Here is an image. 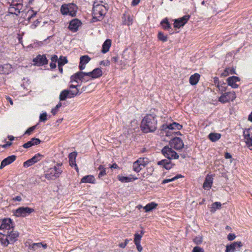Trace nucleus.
<instances>
[{"mask_svg":"<svg viewBox=\"0 0 252 252\" xmlns=\"http://www.w3.org/2000/svg\"><path fill=\"white\" fill-rule=\"evenodd\" d=\"M161 153L168 159H162L158 161V164L162 166L163 167L167 170L170 169L173 165L170 159H178L179 156L171 147H169L168 146H165L162 149Z\"/></svg>","mask_w":252,"mask_h":252,"instance_id":"obj_1","label":"nucleus"},{"mask_svg":"<svg viewBox=\"0 0 252 252\" xmlns=\"http://www.w3.org/2000/svg\"><path fill=\"white\" fill-rule=\"evenodd\" d=\"M157 125L156 118L152 115H147L141 122V130L145 133L153 132L157 129Z\"/></svg>","mask_w":252,"mask_h":252,"instance_id":"obj_2","label":"nucleus"},{"mask_svg":"<svg viewBox=\"0 0 252 252\" xmlns=\"http://www.w3.org/2000/svg\"><path fill=\"white\" fill-rule=\"evenodd\" d=\"M107 10V9L104 5L97 3V2H94L92 13L93 18L97 21H100L105 15Z\"/></svg>","mask_w":252,"mask_h":252,"instance_id":"obj_3","label":"nucleus"},{"mask_svg":"<svg viewBox=\"0 0 252 252\" xmlns=\"http://www.w3.org/2000/svg\"><path fill=\"white\" fill-rule=\"evenodd\" d=\"M77 6L72 3L64 4L61 7V12L63 15H69L71 17L76 16Z\"/></svg>","mask_w":252,"mask_h":252,"instance_id":"obj_4","label":"nucleus"},{"mask_svg":"<svg viewBox=\"0 0 252 252\" xmlns=\"http://www.w3.org/2000/svg\"><path fill=\"white\" fill-rule=\"evenodd\" d=\"M63 172L61 168L54 166L49 169L48 173L45 174L46 178L49 180H53L59 177Z\"/></svg>","mask_w":252,"mask_h":252,"instance_id":"obj_5","label":"nucleus"},{"mask_svg":"<svg viewBox=\"0 0 252 252\" xmlns=\"http://www.w3.org/2000/svg\"><path fill=\"white\" fill-rule=\"evenodd\" d=\"M34 212V209L28 207H21L14 212V215L17 217H25Z\"/></svg>","mask_w":252,"mask_h":252,"instance_id":"obj_6","label":"nucleus"},{"mask_svg":"<svg viewBox=\"0 0 252 252\" xmlns=\"http://www.w3.org/2000/svg\"><path fill=\"white\" fill-rule=\"evenodd\" d=\"M87 76H88V72L79 71L71 76L70 82H77V80L81 81V82H87L89 79L87 78Z\"/></svg>","mask_w":252,"mask_h":252,"instance_id":"obj_7","label":"nucleus"},{"mask_svg":"<svg viewBox=\"0 0 252 252\" xmlns=\"http://www.w3.org/2000/svg\"><path fill=\"white\" fill-rule=\"evenodd\" d=\"M236 97L234 91L224 93L219 97V101L222 103L228 102L229 100L233 101Z\"/></svg>","mask_w":252,"mask_h":252,"instance_id":"obj_8","label":"nucleus"},{"mask_svg":"<svg viewBox=\"0 0 252 252\" xmlns=\"http://www.w3.org/2000/svg\"><path fill=\"white\" fill-rule=\"evenodd\" d=\"M243 134L246 140V143L251 150H252V128L246 129L244 130Z\"/></svg>","mask_w":252,"mask_h":252,"instance_id":"obj_9","label":"nucleus"},{"mask_svg":"<svg viewBox=\"0 0 252 252\" xmlns=\"http://www.w3.org/2000/svg\"><path fill=\"white\" fill-rule=\"evenodd\" d=\"M170 144L171 147L177 150L182 149L184 146L182 140L180 137H175L172 139L170 142Z\"/></svg>","mask_w":252,"mask_h":252,"instance_id":"obj_10","label":"nucleus"},{"mask_svg":"<svg viewBox=\"0 0 252 252\" xmlns=\"http://www.w3.org/2000/svg\"><path fill=\"white\" fill-rule=\"evenodd\" d=\"M43 157V155L39 153L37 154L31 159H29L24 162L23 163V166L25 167H28L40 160Z\"/></svg>","mask_w":252,"mask_h":252,"instance_id":"obj_11","label":"nucleus"},{"mask_svg":"<svg viewBox=\"0 0 252 252\" xmlns=\"http://www.w3.org/2000/svg\"><path fill=\"white\" fill-rule=\"evenodd\" d=\"M189 15H186L182 18L175 19L174 23V27L176 28L179 29L184 26L189 21Z\"/></svg>","mask_w":252,"mask_h":252,"instance_id":"obj_12","label":"nucleus"},{"mask_svg":"<svg viewBox=\"0 0 252 252\" xmlns=\"http://www.w3.org/2000/svg\"><path fill=\"white\" fill-rule=\"evenodd\" d=\"M13 228L12 220L10 218H4L0 220V229L9 230Z\"/></svg>","mask_w":252,"mask_h":252,"instance_id":"obj_13","label":"nucleus"},{"mask_svg":"<svg viewBox=\"0 0 252 252\" xmlns=\"http://www.w3.org/2000/svg\"><path fill=\"white\" fill-rule=\"evenodd\" d=\"M33 62H34V64L38 66L43 65L47 64L48 63V60L45 55H37L36 57L33 60Z\"/></svg>","mask_w":252,"mask_h":252,"instance_id":"obj_14","label":"nucleus"},{"mask_svg":"<svg viewBox=\"0 0 252 252\" xmlns=\"http://www.w3.org/2000/svg\"><path fill=\"white\" fill-rule=\"evenodd\" d=\"M242 246V243L240 241L233 242L230 245L226 246L225 252H234L235 251L239 249Z\"/></svg>","mask_w":252,"mask_h":252,"instance_id":"obj_15","label":"nucleus"},{"mask_svg":"<svg viewBox=\"0 0 252 252\" xmlns=\"http://www.w3.org/2000/svg\"><path fill=\"white\" fill-rule=\"evenodd\" d=\"M16 157L14 155H12L7 157L2 160L0 166V169L3 168L5 166L9 165L14 161L16 159Z\"/></svg>","mask_w":252,"mask_h":252,"instance_id":"obj_16","label":"nucleus"},{"mask_svg":"<svg viewBox=\"0 0 252 252\" xmlns=\"http://www.w3.org/2000/svg\"><path fill=\"white\" fill-rule=\"evenodd\" d=\"M91 58L88 55L81 56L80 59V63L79 68L80 70H82L85 68V65L89 62Z\"/></svg>","mask_w":252,"mask_h":252,"instance_id":"obj_17","label":"nucleus"},{"mask_svg":"<svg viewBox=\"0 0 252 252\" xmlns=\"http://www.w3.org/2000/svg\"><path fill=\"white\" fill-rule=\"evenodd\" d=\"M240 80V78L238 77L233 76L230 77H228L227 79V81L228 83V85L233 88H237L238 87V85L236 84L237 82H238Z\"/></svg>","mask_w":252,"mask_h":252,"instance_id":"obj_18","label":"nucleus"},{"mask_svg":"<svg viewBox=\"0 0 252 252\" xmlns=\"http://www.w3.org/2000/svg\"><path fill=\"white\" fill-rule=\"evenodd\" d=\"M18 236L19 233L17 231H11L7 235L6 238L11 244H13L17 241Z\"/></svg>","mask_w":252,"mask_h":252,"instance_id":"obj_19","label":"nucleus"},{"mask_svg":"<svg viewBox=\"0 0 252 252\" xmlns=\"http://www.w3.org/2000/svg\"><path fill=\"white\" fill-rule=\"evenodd\" d=\"M80 24L81 22L78 19H74L70 22L68 28L71 31L76 32L77 31Z\"/></svg>","mask_w":252,"mask_h":252,"instance_id":"obj_20","label":"nucleus"},{"mask_svg":"<svg viewBox=\"0 0 252 252\" xmlns=\"http://www.w3.org/2000/svg\"><path fill=\"white\" fill-rule=\"evenodd\" d=\"M213 183V177L211 175H207L203 183V187L205 189H209Z\"/></svg>","mask_w":252,"mask_h":252,"instance_id":"obj_21","label":"nucleus"},{"mask_svg":"<svg viewBox=\"0 0 252 252\" xmlns=\"http://www.w3.org/2000/svg\"><path fill=\"white\" fill-rule=\"evenodd\" d=\"M88 77H92V78H96L100 77L102 75V72L101 69L96 68L92 71L88 72Z\"/></svg>","mask_w":252,"mask_h":252,"instance_id":"obj_22","label":"nucleus"},{"mask_svg":"<svg viewBox=\"0 0 252 252\" xmlns=\"http://www.w3.org/2000/svg\"><path fill=\"white\" fill-rule=\"evenodd\" d=\"M111 45V40L109 39H106L102 45V49L101 52L103 53L108 52Z\"/></svg>","mask_w":252,"mask_h":252,"instance_id":"obj_23","label":"nucleus"},{"mask_svg":"<svg viewBox=\"0 0 252 252\" xmlns=\"http://www.w3.org/2000/svg\"><path fill=\"white\" fill-rule=\"evenodd\" d=\"M95 182V178L93 175H87L83 177L81 180V183H92L94 184Z\"/></svg>","mask_w":252,"mask_h":252,"instance_id":"obj_24","label":"nucleus"},{"mask_svg":"<svg viewBox=\"0 0 252 252\" xmlns=\"http://www.w3.org/2000/svg\"><path fill=\"white\" fill-rule=\"evenodd\" d=\"M77 156V153L75 152H72L68 156L69 165L73 167L76 166L75 158Z\"/></svg>","mask_w":252,"mask_h":252,"instance_id":"obj_25","label":"nucleus"},{"mask_svg":"<svg viewBox=\"0 0 252 252\" xmlns=\"http://www.w3.org/2000/svg\"><path fill=\"white\" fill-rule=\"evenodd\" d=\"M200 78V75L198 73H195L193 75H192L189 78V83L192 85H196Z\"/></svg>","mask_w":252,"mask_h":252,"instance_id":"obj_26","label":"nucleus"},{"mask_svg":"<svg viewBox=\"0 0 252 252\" xmlns=\"http://www.w3.org/2000/svg\"><path fill=\"white\" fill-rule=\"evenodd\" d=\"M122 18L124 24L129 26L132 24V18L129 15L125 14Z\"/></svg>","mask_w":252,"mask_h":252,"instance_id":"obj_27","label":"nucleus"},{"mask_svg":"<svg viewBox=\"0 0 252 252\" xmlns=\"http://www.w3.org/2000/svg\"><path fill=\"white\" fill-rule=\"evenodd\" d=\"M221 137V134L218 133H211L208 135L209 139L212 142H216Z\"/></svg>","mask_w":252,"mask_h":252,"instance_id":"obj_28","label":"nucleus"},{"mask_svg":"<svg viewBox=\"0 0 252 252\" xmlns=\"http://www.w3.org/2000/svg\"><path fill=\"white\" fill-rule=\"evenodd\" d=\"M118 179L123 183H127L137 179V178L118 176Z\"/></svg>","mask_w":252,"mask_h":252,"instance_id":"obj_29","label":"nucleus"},{"mask_svg":"<svg viewBox=\"0 0 252 252\" xmlns=\"http://www.w3.org/2000/svg\"><path fill=\"white\" fill-rule=\"evenodd\" d=\"M11 6L9 8L10 13L18 15L20 13L21 6H15L11 5Z\"/></svg>","mask_w":252,"mask_h":252,"instance_id":"obj_30","label":"nucleus"},{"mask_svg":"<svg viewBox=\"0 0 252 252\" xmlns=\"http://www.w3.org/2000/svg\"><path fill=\"white\" fill-rule=\"evenodd\" d=\"M158 206V204L155 202H151L147 204L144 207V209L145 210L146 212H148L153 209L156 208Z\"/></svg>","mask_w":252,"mask_h":252,"instance_id":"obj_31","label":"nucleus"},{"mask_svg":"<svg viewBox=\"0 0 252 252\" xmlns=\"http://www.w3.org/2000/svg\"><path fill=\"white\" fill-rule=\"evenodd\" d=\"M69 90H64L63 91L61 94H60V100L61 101H62V100H65V99L67 98V97H68L69 98Z\"/></svg>","mask_w":252,"mask_h":252,"instance_id":"obj_32","label":"nucleus"},{"mask_svg":"<svg viewBox=\"0 0 252 252\" xmlns=\"http://www.w3.org/2000/svg\"><path fill=\"white\" fill-rule=\"evenodd\" d=\"M161 25L164 30H169L171 28V25L167 18L164 19L160 23Z\"/></svg>","mask_w":252,"mask_h":252,"instance_id":"obj_33","label":"nucleus"},{"mask_svg":"<svg viewBox=\"0 0 252 252\" xmlns=\"http://www.w3.org/2000/svg\"><path fill=\"white\" fill-rule=\"evenodd\" d=\"M221 206V204L220 202H215L212 204L211 207V212L214 213L217 209H220Z\"/></svg>","mask_w":252,"mask_h":252,"instance_id":"obj_34","label":"nucleus"},{"mask_svg":"<svg viewBox=\"0 0 252 252\" xmlns=\"http://www.w3.org/2000/svg\"><path fill=\"white\" fill-rule=\"evenodd\" d=\"M143 168L141 166L140 164L139 163H137V161H135L133 163V170L138 173L140 171V170L143 169Z\"/></svg>","mask_w":252,"mask_h":252,"instance_id":"obj_35","label":"nucleus"},{"mask_svg":"<svg viewBox=\"0 0 252 252\" xmlns=\"http://www.w3.org/2000/svg\"><path fill=\"white\" fill-rule=\"evenodd\" d=\"M170 129L180 130L182 128V126L177 123H173L169 124Z\"/></svg>","mask_w":252,"mask_h":252,"instance_id":"obj_36","label":"nucleus"},{"mask_svg":"<svg viewBox=\"0 0 252 252\" xmlns=\"http://www.w3.org/2000/svg\"><path fill=\"white\" fill-rule=\"evenodd\" d=\"M217 87L218 88L219 91L221 93L225 92L227 89V86H226V84L225 83H222L221 84H220L219 83L217 85Z\"/></svg>","mask_w":252,"mask_h":252,"instance_id":"obj_37","label":"nucleus"},{"mask_svg":"<svg viewBox=\"0 0 252 252\" xmlns=\"http://www.w3.org/2000/svg\"><path fill=\"white\" fill-rule=\"evenodd\" d=\"M67 62L68 61L65 57L61 56L58 60V64L63 66L67 63Z\"/></svg>","mask_w":252,"mask_h":252,"instance_id":"obj_38","label":"nucleus"},{"mask_svg":"<svg viewBox=\"0 0 252 252\" xmlns=\"http://www.w3.org/2000/svg\"><path fill=\"white\" fill-rule=\"evenodd\" d=\"M158 39L163 42H165L167 40V35H164L163 32H159L158 33Z\"/></svg>","mask_w":252,"mask_h":252,"instance_id":"obj_39","label":"nucleus"},{"mask_svg":"<svg viewBox=\"0 0 252 252\" xmlns=\"http://www.w3.org/2000/svg\"><path fill=\"white\" fill-rule=\"evenodd\" d=\"M137 163H139L141 166H142L143 168L145 167V166L147 164L148 161L147 160H145V158H139L137 160Z\"/></svg>","mask_w":252,"mask_h":252,"instance_id":"obj_40","label":"nucleus"},{"mask_svg":"<svg viewBox=\"0 0 252 252\" xmlns=\"http://www.w3.org/2000/svg\"><path fill=\"white\" fill-rule=\"evenodd\" d=\"M69 92L70 94L69 95V98L74 97L75 96L78 95L79 93V91L77 88H76V89L74 90H69Z\"/></svg>","mask_w":252,"mask_h":252,"instance_id":"obj_41","label":"nucleus"},{"mask_svg":"<svg viewBox=\"0 0 252 252\" xmlns=\"http://www.w3.org/2000/svg\"><path fill=\"white\" fill-rule=\"evenodd\" d=\"M30 141L32 144V146L37 145L41 142V141L39 139L36 138H32Z\"/></svg>","mask_w":252,"mask_h":252,"instance_id":"obj_42","label":"nucleus"},{"mask_svg":"<svg viewBox=\"0 0 252 252\" xmlns=\"http://www.w3.org/2000/svg\"><path fill=\"white\" fill-rule=\"evenodd\" d=\"M193 241L196 245H200L202 243V237L200 236H197L193 239Z\"/></svg>","mask_w":252,"mask_h":252,"instance_id":"obj_43","label":"nucleus"},{"mask_svg":"<svg viewBox=\"0 0 252 252\" xmlns=\"http://www.w3.org/2000/svg\"><path fill=\"white\" fill-rule=\"evenodd\" d=\"M23 0H13L11 5L15 6H21Z\"/></svg>","mask_w":252,"mask_h":252,"instance_id":"obj_44","label":"nucleus"},{"mask_svg":"<svg viewBox=\"0 0 252 252\" xmlns=\"http://www.w3.org/2000/svg\"><path fill=\"white\" fill-rule=\"evenodd\" d=\"M141 238H142V235H140L138 234H135L134 239V243H140V240L141 239Z\"/></svg>","mask_w":252,"mask_h":252,"instance_id":"obj_45","label":"nucleus"},{"mask_svg":"<svg viewBox=\"0 0 252 252\" xmlns=\"http://www.w3.org/2000/svg\"><path fill=\"white\" fill-rule=\"evenodd\" d=\"M42 243H33L32 246H31V249L34 251L36 248H40L42 246Z\"/></svg>","mask_w":252,"mask_h":252,"instance_id":"obj_46","label":"nucleus"},{"mask_svg":"<svg viewBox=\"0 0 252 252\" xmlns=\"http://www.w3.org/2000/svg\"><path fill=\"white\" fill-rule=\"evenodd\" d=\"M37 125L31 126L25 132V134L30 135L31 133L35 129Z\"/></svg>","mask_w":252,"mask_h":252,"instance_id":"obj_47","label":"nucleus"},{"mask_svg":"<svg viewBox=\"0 0 252 252\" xmlns=\"http://www.w3.org/2000/svg\"><path fill=\"white\" fill-rule=\"evenodd\" d=\"M47 113L46 112L43 113L41 114H40V117H39V120L40 122H45L46 121L47 119Z\"/></svg>","mask_w":252,"mask_h":252,"instance_id":"obj_48","label":"nucleus"},{"mask_svg":"<svg viewBox=\"0 0 252 252\" xmlns=\"http://www.w3.org/2000/svg\"><path fill=\"white\" fill-rule=\"evenodd\" d=\"M0 242H1V244L5 247H7L9 244H11L9 241V240L7 239V238L4 240L1 239Z\"/></svg>","mask_w":252,"mask_h":252,"instance_id":"obj_49","label":"nucleus"},{"mask_svg":"<svg viewBox=\"0 0 252 252\" xmlns=\"http://www.w3.org/2000/svg\"><path fill=\"white\" fill-rule=\"evenodd\" d=\"M192 252H204V251L203 249L199 247L196 246L193 248Z\"/></svg>","mask_w":252,"mask_h":252,"instance_id":"obj_50","label":"nucleus"},{"mask_svg":"<svg viewBox=\"0 0 252 252\" xmlns=\"http://www.w3.org/2000/svg\"><path fill=\"white\" fill-rule=\"evenodd\" d=\"M176 179H178V177H174L171 179H165L162 182V184H166V183H168L169 182H172L173 181H175V180Z\"/></svg>","mask_w":252,"mask_h":252,"instance_id":"obj_51","label":"nucleus"},{"mask_svg":"<svg viewBox=\"0 0 252 252\" xmlns=\"http://www.w3.org/2000/svg\"><path fill=\"white\" fill-rule=\"evenodd\" d=\"M32 146V144L31 143V142L30 141L27 142V143H25L23 145V147L24 148H30V147H31Z\"/></svg>","mask_w":252,"mask_h":252,"instance_id":"obj_52","label":"nucleus"},{"mask_svg":"<svg viewBox=\"0 0 252 252\" xmlns=\"http://www.w3.org/2000/svg\"><path fill=\"white\" fill-rule=\"evenodd\" d=\"M236 236L234 234H229L227 236V239L229 241H232L235 238Z\"/></svg>","mask_w":252,"mask_h":252,"instance_id":"obj_53","label":"nucleus"},{"mask_svg":"<svg viewBox=\"0 0 252 252\" xmlns=\"http://www.w3.org/2000/svg\"><path fill=\"white\" fill-rule=\"evenodd\" d=\"M106 174L105 169H103L101 171H100L98 174V178H101L102 177L104 176Z\"/></svg>","mask_w":252,"mask_h":252,"instance_id":"obj_54","label":"nucleus"},{"mask_svg":"<svg viewBox=\"0 0 252 252\" xmlns=\"http://www.w3.org/2000/svg\"><path fill=\"white\" fill-rule=\"evenodd\" d=\"M136 246V248H137V249L138 250V252H141L142 251V246H141L140 245V243H135Z\"/></svg>","mask_w":252,"mask_h":252,"instance_id":"obj_55","label":"nucleus"},{"mask_svg":"<svg viewBox=\"0 0 252 252\" xmlns=\"http://www.w3.org/2000/svg\"><path fill=\"white\" fill-rule=\"evenodd\" d=\"M51 60L52 62L55 63H56L59 60L58 56L56 55L52 56L51 57Z\"/></svg>","mask_w":252,"mask_h":252,"instance_id":"obj_56","label":"nucleus"},{"mask_svg":"<svg viewBox=\"0 0 252 252\" xmlns=\"http://www.w3.org/2000/svg\"><path fill=\"white\" fill-rule=\"evenodd\" d=\"M166 129H170L169 125L168 124H163L161 127V130H164Z\"/></svg>","mask_w":252,"mask_h":252,"instance_id":"obj_57","label":"nucleus"},{"mask_svg":"<svg viewBox=\"0 0 252 252\" xmlns=\"http://www.w3.org/2000/svg\"><path fill=\"white\" fill-rule=\"evenodd\" d=\"M128 242V240H125V243H120L119 244V246L121 248H124L126 246V245H127Z\"/></svg>","mask_w":252,"mask_h":252,"instance_id":"obj_58","label":"nucleus"},{"mask_svg":"<svg viewBox=\"0 0 252 252\" xmlns=\"http://www.w3.org/2000/svg\"><path fill=\"white\" fill-rule=\"evenodd\" d=\"M230 69H229V68H226L224 71V72H223L222 73V75H223L224 76H226L227 75H228L229 74V71H230Z\"/></svg>","mask_w":252,"mask_h":252,"instance_id":"obj_59","label":"nucleus"},{"mask_svg":"<svg viewBox=\"0 0 252 252\" xmlns=\"http://www.w3.org/2000/svg\"><path fill=\"white\" fill-rule=\"evenodd\" d=\"M230 69H229V68H226L224 71V72H223L222 73V75H223L224 76H226L227 75H228L229 74V71H230Z\"/></svg>","mask_w":252,"mask_h":252,"instance_id":"obj_60","label":"nucleus"},{"mask_svg":"<svg viewBox=\"0 0 252 252\" xmlns=\"http://www.w3.org/2000/svg\"><path fill=\"white\" fill-rule=\"evenodd\" d=\"M100 64L101 65H103L104 66H107L109 64V62L108 61H102L100 63Z\"/></svg>","mask_w":252,"mask_h":252,"instance_id":"obj_61","label":"nucleus"},{"mask_svg":"<svg viewBox=\"0 0 252 252\" xmlns=\"http://www.w3.org/2000/svg\"><path fill=\"white\" fill-rule=\"evenodd\" d=\"M12 145V143L10 142H7L5 144L2 145V147L3 148H6L7 147H9Z\"/></svg>","mask_w":252,"mask_h":252,"instance_id":"obj_62","label":"nucleus"},{"mask_svg":"<svg viewBox=\"0 0 252 252\" xmlns=\"http://www.w3.org/2000/svg\"><path fill=\"white\" fill-rule=\"evenodd\" d=\"M140 0H132L131 4L133 6H135L139 3Z\"/></svg>","mask_w":252,"mask_h":252,"instance_id":"obj_63","label":"nucleus"},{"mask_svg":"<svg viewBox=\"0 0 252 252\" xmlns=\"http://www.w3.org/2000/svg\"><path fill=\"white\" fill-rule=\"evenodd\" d=\"M50 66L52 69L55 68L56 67V63L51 62L50 64Z\"/></svg>","mask_w":252,"mask_h":252,"instance_id":"obj_64","label":"nucleus"}]
</instances>
